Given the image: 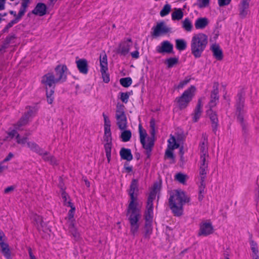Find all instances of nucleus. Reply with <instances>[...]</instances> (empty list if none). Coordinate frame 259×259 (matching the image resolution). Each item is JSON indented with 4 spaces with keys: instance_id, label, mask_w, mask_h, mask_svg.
<instances>
[{
    "instance_id": "1",
    "label": "nucleus",
    "mask_w": 259,
    "mask_h": 259,
    "mask_svg": "<svg viewBox=\"0 0 259 259\" xmlns=\"http://www.w3.org/2000/svg\"><path fill=\"white\" fill-rule=\"evenodd\" d=\"M138 189V181L133 179L130 185L129 195L131 201L127 209L126 215L130 224V231L133 236H136L139 228L138 222L141 218L140 209L137 207V203L135 202L136 197L134 194L137 193Z\"/></svg>"
},
{
    "instance_id": "2",
    "label": "nucleus",
    "mask_w": 259,
    "mask_h": 259,
    "mask_svg": "<svg viewBox=\"0 0 259 259\" xmlns=\"http://www.w3.org/2000/svg\"><path fill=\"white\" fill-rule=\"evenodd\" d=\"M190 201V198L181 190H176L170 194L168 199L169 206L175 216L183 214V205Z\"/></svg>"
},
{
    "instance_id": "3",
    "label": "nucleus",
    "mask_w": 259,
    "mask_h": 259,
    "mask_svg": "<svg viewBox=\"0 0 259 259\" xmlns=\"http://www.w3.org/2000/svg\"><path fill=\"white\" fill-rule=\"evenodd\" d=\"M208 44L207 36L202 33L194 34L190 44L191 54L195 58L201 57Z\"/></svg>"
},
{
    "instance_id": "4",
    "label": "nucleus",
    "mask_w": 259,
    "mask_h": 259,
    "mask_svg": "<svg viewBox=\"0 0 259 259\" xmlns=\"http://www.w3.org/2000/svg\"><path fill=\"white\" fill-rule=\"evenodd\" d=\"M54 74L52 73H48L42 77L41 83L45 87L47 102L51 104L54 101V93L55 84L59 83L56 80Z\"/></svg>"
},
{
    "instance_id": "5",
    "label": "nucleus",
    "mask_w": 259,
    "mask_h": 259,
    "mask_svg": "<svg viewBox=\"0 0 259 259\" xmlns=\"http://www.w3.org/2000/svg\"><path fill=\"white\" fill-rule=\"evenodd\" d=\"M237 97L238 99L236 102L237 120L241 125L243 135H246L248 131L247 124L245 122L243 118L244 98L242 93H239Z\"/></svg>"
},
{
    "instance_id": "6",
    "label": "nucleus",
    "mask_w": 259,
    "mask_h": 259,
    "mask_svg": "<svg viewBox=\"0 0 259 259\" xmlns=\"http://www.w3.org/2000/svg\"><path fill=\"white\" fill-rule=\"evenodd\" d=\"M139 132L140 135V142L142 147L146 150L147 157L149 158L151 155V152L154 144L155 138L151 136L147 138V143L146 142L145 139L147 136L146 131L144 130L142 125H139Z\"/></svg>"
},
{
    "instance_id": "7",
    "label": "nucleus",
    "mask_w": 259,
    "mask_h": 259,
    "mask_svg": "<svg viewBox=\"0 0 259 259\" xmlns=\"http://www.w3.org/2000/svg\"><path fill=\"white\" fill-rule=\"evenodd\" d=\"M195 90V87L193 85H191L189 88L184 91L181 96L176 99L178 104L179 107L181 109H183L188 106L194 96Z\"/></svg>"
},
{
    "instance_id": "8",
    "label": "nucleus",
    "mask_w": 259,
    "mask_h": 259,
    "mask_svg": "<svg viewBox=\"0 0 259 259\" xmlns=\"http://www.w3.org/2000/svg\"><path fill=\"white\" fill-rule=\"evenodd\" d=\"M123 105L118 103L116 105L115 118L116 123L120 130H123L127 128V118L124 110Z\"/></svg>"
},
{
    "instance_id": "9",
    "label": "nucleus",
    "mask_w": 259,
    "mask_h": 259,
    "mask_svg": "<svg viewBox=\"0 0 259 259\" xmlns=\"http://www.w3.org/2000/svg\"><path fill=\"white\" fill-rule=\"evenodd\" d=\"M161 189V184L158 182L153 185L152 190L151 191L147 199V211L145 212L153 214V201L155 199L157 193Z\"/></svg>"
},
{
    "instance_id": "10",
    "label": "nucleus",
    "mask_w": 259,
    "mask_h": 259,
    "mask_svg": "<svg viewBox=\"0 0 259 259\" xmlns=\"http://www.w3.org/2000/svg\"><path fill=\"white\" fill-rule=\"evenodd\" d=\"M100 66H101V73L102 74L103 81L105 83H108L110 81L109 75L107 73L108 70V63L107 58L106 55L104 53L103 56L100 55Z\"/></svg>"
},
{
    "instance_id": "11",
    "label": "nucleus",
    "mask_w": 259,
    "mask_h": 259,
    "mask_svg": "<svg viewBox=\"0 0 259 259\" xmlns=\"http://www.w3.org/2000/svg\"><path fill=\"white\" fill-rule=\"evenodd\" d=\"M208 155H200L199 176L200 180H205L208 171Z\"/></svg>"
},
{
    "instance_id": "12",
    "label": "nucleus",
    "mask_w": 259,
    "mask_h": 259,
    "mask_svg": "<svg viewBox=\"0 0 259 259\" xmlns=\"http://www.w3.org/2000/svg\"><path fill=\"white\" fill-rule=\"evenodd\" d=\"M132 39L127 38L121 41L116 49V53L120 56H125L130 52L132 46Z\"/></svg>"
},
{
    "instance_id": "13",
    "label": "nucleus",
    "mask_w": 259,
    "mask_h": 259,
    "mask_svg": "<svg viewBox=\"0 0 259 259\" xmlns=\"http://www.w3.org/2000/svg\"><path fill=\"white\" fill-rule=\"evenodd\" d=\"M67 68L65 65H58L55 69V77L56 80L58 82H63L66 81L67 79L66 72Z\"/></svg>"
},
{
    "instance_id": "14",
    "label": "nucleus",
    "mask_w": 259,
    "mask_h": 259,
    "mask_svg": "<svg viewBox=\"0 0 259 259\" xmlns=\"http://www.w3.org/2000/svg\"><path fill=\"white\" fill-rule=\"evenodd\" d=\"M152 29L153 30L152 35L156 37L171 31V28L167 27L164 21L158 23L155 27H153Z\"/></svg>"
},
{
    "instance_id": "15",
    "label": "nucleus",
    "mask_w": 259,
    "mask_h": 259,
    "mask_svg": "<svg viewBox=\"0 0 259 259\" xmlns=\"http://www.w3.org/2000/svg\"><path fill=\"white\" fill-rule=\"evenodd\" d=\"M219 86L218 82H214L213 84V90L211 92L210 99L208 103L210 108H212L216 106L219 99Z\"/></svg>"
},
{
    "instance_id": "16",
    "label": "nucleus",
    "mask_w": 259,
    "mask_h": 259,
    "mask_svg": "<svg viewBox=\"0 0 259 259\" xmlns=\"http://www.w3.org/2000/svg\"><path fill=\"white\" fill-rule=\"evenodd\" d=\"M213 228L210 223H202L200 224V229L198 235L206 236L213 233Z\"/></svg>"
},
{
    "instance_id": "17",
    "label": "nucleus",
    "mask_w": 259,
    "mask_h": 259,
    "mask_svg": "<svg viewBox=\"0 0 259 259\" xmlns=\"http://www.w3.org/2000/svg\"><path fill=\"white\" fill-rule=\"evenodd\" d=\"M156 51L159 53H171L173 51V45L168 41H163L161 44V46L156 48Z\"/></svg>"
},
{
    "instance_id": "18",
    "label": "nucleus",
    "mask_w": 259,
    "mask_h": 259,
    "mask_svg": "<svg viewBox=\"0 0 259 259\" xmlns=\"http://www.w3.org/2000/svg\"><path fill=\"white\" fill-rule=\"evenodd\" d=\"M211 123V127L213 132L216 135L218 127L219 120L215 112L213 111L211 108L207 111Z\"/></svg>"
},
{
    "instance_id": "19",
    "label": "nucleus",
    "mask_w": 259,
    "mask_h": 259,
    "mask_svg": "<svg viewBox=\"0 0 259 259\" xmlns=\"http://www.w3.org/2000/svg\"><path fill=\"white\" fill-rule=\"evenodd\" d=\"M76 64L80 73L83 74H87L88 73L89 69L88 61L86 59H79L76 61Z\"/></svg>"
},
{
    "instance_id": "20",
    "label": "nucleus",
    "mask_w": 259,
    "mask_h": 259,
    "mask_svg": "<svg viewBox=\"0 0 259 259\" xmlns=\"http://www.w3.org/2000/svg\"><path fill=\"white\" fill-rule=\"evenodd\" d=\"M46 12L47 6L45 4L41 3H38L32 11V14L39 16L45 15Z\"/></svg>"
},
{
    "instance_id": "21",
    "label": "nucleus",
    "mask_w": 259,
    "mask_h": 259,
    "mask_svg": "<svg viewBox=\"0 0 259 259\" xmlns=\"http://www.w3.org/2000/svg\"><path fill=\"white\" fill-rule=\"evenodd\" d=\"M210 50L213 53V56L218 60H221L223 58V52L219 45L217 44H212L210 47Z\"/></svg>"
},
{
    "instance_id": "22",
    "label": "nucleus",
    "mask_w": 259,
    "mask_h": 259,
    "mask_svg": "<svg viewBox=\"0 0 259 259\" xmlns=\"http://www.w3.org/2000/svg\"><path fill=\"white\" fill-rule=\"evenodd\" d=\"M201 155H208L207 147V136L206 134L202 135V140L199 145Z\"/></svg>"
},
{
    "instance_id": "23",
    "label": "nucleus",
    "mask_w": 259,
    "mask_h": 259,
    "mask_svg": "<svg viewBox=\"0 0 259 259\" xmlns=\"http://www.w3.org/2000/svg\"><path fill=\"white\" fill-rule=\"evenodd\" d=\"M39 155L41 156L42 158L45 161L49 162L53 165L58 164V162L56 158L53 156L49 155V153L48 152L44 150L42 152V154Z\"/></svg>"
},
{
    "instance_id": "24",
    "label": "nucleus",
    "mask_w": 259,
    "mask_h": 259,
    "mask_svg": "<svg viewBox=\"0 0 259 259\" xmlns=\"http://www.w3.org/2000/svg\"><path fill=\"white\" fill-rule=\"evenodd\" d=\"M202 106L201 100L200 99L198 100V103L195 107L193 114V120L194 122H197L201 116L202 112Z\"/></svg>"
},
{
    "instance_id": "25",
    "label": "nucleus",
    "mask_w": 259,
    "mask_h": 259,
    "mask_svg": "<svg viewBox=\"0 0 259 259\" xmlns=\"http://www.w3.org/2000/svg\"><path fill=\"white\" fill-rule=\"evenodd\" d=\"M121 158L127 161H131L133 159V155L130 149L122 148L120 151Z\"/></svg>"
},
{
    "instance_id": "26",
    "label": "nucleus",
    "mask_w": 259,
    "mask_h": 259,
    "mask_svg": "<svg viewBox=\"0 0 259 259\" xmlns=\"http://www.w3.org/2000/svg\"><path fill=\"white\" fill-rule=\"evenodd\" d=\"M249 1L242 0L240 7L239 15L241 18H244L247 14V11L249 7Z\"/></svg>"
},
{
    "instance_id": "27",
    "label": "nucleus",
    "mask_w": 259,
    "mask_h": 259,
    "mask_svg": "<svg viewBox=\"0 0 259 259\" xmlns=\"http://www.w3.org/2000/svg\"><path fill=\"white\" fill-rule=\"evenodd\" d=\"M208 24V20L206 17L198 18L195 23V27L196 29H203Z\"/></svg>"
},
{
    "instance_id": "28",
    "label": "nucleus",
    "mask_w": 259,
    "mask_h": 259,
    "mask_svg": "<svg viewBox=\"0 0 259 259\" xmlns=\"http://www.w3.org/2000/svg\"><path fill=\"white\" fill-rule=\"evenodd\" d=\"M27 147L30 149L32 151L35 152L36 153L39 154H42V152L44 150L43 149L40 148L38 144L34 142H28L27 143Z\"/></svg>"
},
{
    "instance_id": "29",
    "label": "nucleus",
    "mask_w": 259,
    "mask_h": 259,
    "mask_svg": "<svg viewBox=\"0 0 259 259\" xmlns=\"http://www.w3.org/2000/svg\"><path fill=\"white\" fill-rule=\"evenodd\" d=\"M29 2L25 1L24 0H22L21 3V6L20 7L19 12L16 16L19 20H20L22 17L24 15L25 12H26L27 8L28 6Z\"/></svg>"
},
{
    "instance_id": "30",
    "label": "nucleus",
    "mask_w": 259,
    "mask_h": 259,
    "mask_svg": "<svg viewBox=\"0 0 259 259\" xmlns=\"http://www.w3.org/2000/svg\"><path fill=\"white\" fill-rule=\"evenodd\" d=\"M33 220L36 223L37 229L39 230L42 229V231H45L44 229L46 227V224L44 222L42 217L35 214L33 217Z\"/></svg>"
},
{
    "instance_id": "31",
    "label": "nucleus",
    "mask_w": 259,
    "mask_h": 259,
    "mask_svg": "<svg viewBox=\"0 0 259 259\" xmlns=\"http://www.w3.org/2000/svg\"><path fill=\"white\" fill-rule=\"evenodd\" d=\"M168 148L171 149H175L179 147L180 144L176 140V137L170 135V138L168 140Z\"/></svg>"
},
{
    "instance_id": "32",
    "label": "nucleus",
    "mask_w": 259,
    "mask_h": 259,
    "mask_svg": "<svg viewBox=\"0 0 259 259\" xmlns=\"http://www.w3.org/2000/svg\"><path fill=\"white\" fill-rule=\"evenodd\" d=\"M152 232V223H145L144 231V237L146 239H149Z\"/></svg>"
},
{
    "instance_id": "33",
    "label": "nucleus",
    "mask_w": 259,
    "mask_h": 259,
    "mask_svg": "<svg viewBox=\"0 0 259 259\" xmlns=\"http://www.w3.org/2000/svg\"><path fill=\"white\" fill-rule=\"evenodd\" d=\"M184 13L181 9H175V11L171 14L172 20H180L182 19Z\"/></svg>"
},
{
    "instance_id": "34",
    "label": "nucleus",
    "mask_w": 259,
    "mask_h": 259,
    "mask_svg": "<svg viewBox=\"0 0 259 259\" xmlns=\"http://www.w3.org/2000/svg\"><path fill=\"white\" fill-rule=\"evenodd\" d=\"M0 247L1 252L5 257L7 259H12L8 244H3L2 246H0Z\"/></svg>"
},
{
    "instance_id": "35",
    "label": "nucleus",
    "mask_w": 259,
    "mask_h": 259,
    "mask_svg": "<svg viewBox=\"0 0 259 259\" xmlns=\"http://www.w3.org/2000/svg\"><path fill=\"white\" fill-rule=\"evenodd\" d=\"M176 48L179 51H183L187 48V42L183 39H177L176 40Z\"/></svg>"
},
{
    "instance_id": "36",
    "label": "nucleus",
    "mask_w": 259,
    "mask_h": 259,
    "mask_svg": "<svg viewBox=\"0 0 259 259\" xmlns=\"http://www.w3.org/2000/svg\"><path fill=\"white\" fill-rule=\"evenodd\" d=\"M205 180H200V185L199 186V195H198V200L199 201H201L203 198V195L202 194L204 193L205 188L206 186V184L205 182Z\"/></svg>"
},
{
    "instance_id": "37",
    "label": "nucleus",
    "mask_w": 259,
    "mask_h": 259,
    "mask_svg": "<svg viewBox=\"0 0 259 259\" xmlns=\"http://www.w3.org/2000/svg\"><path fill=\"white\" fill-rule=\"evenodd\" d=\"M132 137V133L130 130H123L120 135V138L122 141L126 142L129 141Z\"/></svg>"
},
{
    "instance_id": "38",
    "label": "nucleus",
    "mask_w": 259,
    "mask_h": 259,
    "mask_svg": "<svg viewBox=\"0 0 259 259\" xmlns=\"http://www.w3.org/2000/svg\"><path fill=\"white\" fill-rule=\"evenodd\" d=\"M28 119L27 115L24 114L15 125V128L19 130L21 126L26 125L28 122Z\"/></svg>"
},
{
    "instance_id": "39",
    "label": "nucleus",
    "mask_w": 259,
    "mask_h": 259,
    "mask_svg": "<svg viewBox=\"0 0 259 259\" xmlns=\"http://www.w3.org/2000/svg\"><path fill=\"white\" fill-rule=\"evenodd\" d=\"M69 228L70 232H71L75 240H78L79 238V234L77 231L76 229L75 228L73 222H70V224H69Z\"/></svg>"
},
{
    "instance_id": "40",
    "label": "nucleus",
    "mask_w": 259,
    "mask_h": 259,
    "mask_svg": "<svg viewBox=\"0 0 259 259\" xmlns=\"http://www.w3.org/2000/svg\"><path fill=\"white\" fill-rule=\"evenodd\" d=\"M182 27L187 31H191L192 29V24L189 18H185L182 22Z\"/></svg>"
},
{
    "instance_id": "41",
    "label": "nucleus",
    "mask_w": 259,
    "mask_h": 259,
    "mask_svg": "<svg viewBox=\"0 0 259 259\" xmlns=\"http://www.w3.org/2000/svg\"><path fill=\"white\" fill-rule=\"evenodd\" d=\"M112 144L111 143H105L104 145L105 151L106 152V156L107 158L108 162H109L111 159V152Z\"/></svg>"
},
{
    "instance_id": "42",
    "label": "nucleus",
    "mask_w": 259,
    "mask_h": 259,
    "mask_svg": "<svg viewBox=\"0 0 259 259\" xmlns=\"http://www.w3.org/2000/svg\"><path fill=\"white\" fill-rule=\"evenodd\" d=\"M171 10V6L169 4H165L162 10L160 12V15L161 17H164L167 15Z\"/></svg>"
},
{
    "instance_id": "43",
    "label": "nucleus",
    "mask_w": 259,
    "mask_h": 259,
    "mask_svg": "<svg viewBox=\"0 0 259 259\" xmlns=\"http://www.w3.org/2000/svg\"><path fill=\"white\" fill-rule=\"evenodd\" d=\"M119 81L120 83L125 88L130 87L132 83V80L130 77L122 78L120 79Z\"/></svg>"
},
{
    "instance_id": "44",
    "label": "nucleus",
    "mask_w": 259,
    "mask_h": 259,
    "mask_svg": "<svg viewBox=\"0 0 259 259\" xmlns=\"http://www.w3.org/2000/svg\"><path fill=\"white\" fill-rule=\"evenodd\" d=\"M104 139L106 142V143H112L111 133L110 130H104Z\"/></svg>"
},
{
    "instance_id": "45",
    "label": "nucleus",
    "mask_w": 259,
    "mask_h": 259,
    "mask_svg": "<svg viewBox=\"0 0 259 259\" xmlns=\"http://www.w3.org/2000/svg\"><path fill=\"white\" fill-rule=\"evenodd\" d=\"M178 58H169L166 60V63L168 68H171L178 63Z\"/></svg>"
},
{
    "instance_id": "46",
    "label": "nucleus",
    "mask_w": 259,
    "mask_h": 259,
    "mask_svg": "<svg viewBox=\"0 0 259 259\" xmlns=\"http://www.w3.org/2000/svg\"><path fill=\"white\" fill-rule=\"evenodd\" d=\"M68 206L71 207V209L69 210L68 213V218H69V224H70V222H73V216H74V211L75 210V207H73L72 203L69 201L68 202Z\"/></svg>"
},
{
    "instance_id": "47",
    "label": "nucleus",
    "mask_w": 259,
    "mask_h": 259,
    "mask_svg": "<svg viewBox=\"0 0 259 259\" xmlns=\"http://www.w3.org/2000/svg\"><path fill=\"white\" fill-rule=\"evenodd\" d=\"M19 21V20L17 18H15L14 20L11 21L6 26V27L3 29V30L2 31L3 32H4V33L8 32V31H9V29L11 27H12L13 26V25H14L15 24L17 23Z\"/></svg>"
},
{
    "instance_id": "48",
    "label": "nucleus",
    "mask_w": 259,
    "mask_h": 259,
    "mask_svg": "<svg viewBox=\"0 0 259 259\" xmlns=\"http://www.w3.org/2000/svg\"><path fill=\"white\" fill-rule=\"evenodd\" d=\"M16 38V35L14 34H11L8 35L5 39L4 43V48H6L7 46L13 42V40Z\"/></svg>"
},
{
    "instance_id": "49",
    "label": "nucleus",
    "mask_w": 259,
    "mask_h": 259,
    "mask_svg": "<svg viewBox=\"0 0 259 259\" xmlns=\"http://www.w3.org/2000/svg\"><path fill=\"white\" fill-rule=\"evenodd\" d=\"M210 0H197L196 5L199 8H206L208 6Z\"/></svg>"
},
{
    "instance_id": "50",
    "label": "nucleus",
    "mask_w": 259,
    "mask_h": 259,
    "mask_svg": "<svg viewBox=\"0 0 259 259\" xmlns=\"http://www.w3.org/2000/svg\"><path fill=\"white\" fill-rule=\"evenodd\" d=\"M187 176L182 173L177 174L176 176V179L182 184H185Z\"/></svg>"
},
{
    "instance_id": "51",
    "label": "nucleus",
    "mask_w": 259,
    "mask_h": 259,
    "mask_svg": "<svg viewBox=\"0 0 259 259\" xmlns=\"http://www.w3.org/2000/svg\"><path fill=\"white\" fill-rule=\"evenodd\" d=\"M8 136L6 137V140L10 141L12 140L14 137H16V135L19 134L18 132L15 130H13L10 132H8Z\"/></svg>"
},
{
    "instance_id": "52",
    "label": "nucleus",
    "mask_w": 259,
    "mask_h": 259,
    "mask_svg": "<svg viewBox=\"0 0 259 259\" xmlns=\"http://www.w3.org/2000/svg\"><path fill=\"white\" fill-rule=\"evenodd\" d=\"M155 122L154 119H151L150 122V134L151 136L155 138Z\"/></svg>"
},
{
    "instance_id": "53",
    "label": "nucleus",
    "mask_w": 259,
    "mask_h": 259,
    "mask_svg": "<svg viewBox=\"0 0 259 259\" xmlns=\"http://www.w3.org/2000/svg\"><path fill=\"white\" fill-rule=\"evenodd\" d=\"M27 139V137L21 138L19 134L16 135V142L18 144L24 145L28 142Z\"/></svg>"
},
{
    "instance_id": "54",
    "label": "nucleus",
    "mask_w": 259,
    "mask_h": 259,
    "mask_svg": "<svg viewBox=\"0 0 259 259\" xmlns=\"http://www.w3.org/2000/svg\"><path fill=\"white\" fill-rule=\"evenodd\" d=\"M104 120V130H110V121L108 117L104 114H103Z\"/></svg>"
},
{
    "instance_id": "55",
    "label": "nucleus",
    "mask_w": 259,
    "mask_h": 259,
    "mask_svg": "<svg viewBox=\"0 0 259 259\" xmlns=\"http://www.w3.org/2000/svg\"><path fill=\"white\" fill-rule=\"evenodd\" d=\"M190 80V78L188 77L186 78L184 80L181 81L177 87H175V88L178 89L183 88L185 85L189 82Z\"/></svg>"
},
{
    "instance_id": "56",
    "label": "nucleus",
    "mask_w": 259,
    "mask_h": 259,
    "mask_svg": "<svg viewBox=\"0 0 259 259\" xmlns=\"http://www.w3.org/2000/svg\"><path fill=\"white\" fill-rule=\"evenodd\" d=\"M36 112V110L35 109V108L29 107V110L24 114L27 115L28 118H29L30 117L33 116Z\"/></svg>"
},
{
    "instance_id": "57",
    "label": "nucleus",
    "mask_w": 259,
    "mask_h": 259,
    "mask_svg": "<svg viewBox=\"0 0 259 259\" xmlns=\"http://www.w3.org/2000/svg\"><path fill=\"white\" fill-rule=\"evenodd\" d=\"M173 150L174 149H171L170 148H168L167 147V149L165 151V155L167 158L174 160L175 158V156L172 152Z\"/></svg>"
},
{
    "instance_id": "58",
    "label": "nucleus",
    "mask_w": 259,
    "mask_h": 259,
    "mask_svg": "<svg viewBox=\"0 0 259 259\" xmlns=\"http://www.w3.org/2000/svg\"><path fill=\"white\" fill-rule=\"evenodd\" d=\"M121 96H120V99L121 100L125 103H126L128 101V99L129 98L130 96V93H121Z\"/></svg>"
},
{
    "instance_id": "59",
    "label": "nucleus",
    "mask_w": 259,
    "mask_h": 259,
    "mask_svg": "<svg viewBox=\"0 0 259 259\" xmlns=\"http://www.w3.org/2000/svg\"><path fill=\"white\" fill-rule=\"evenodd\" d=\"M61 195L64 204L68 206V202L69 201H67L68 198H69L68 194L64 191H62V192H61Z\"/></svg>"
},
{
    "instance_id": "60",
    "label": "nucleus",
    "mask_w": 259,
    "mask_h": 259,
    "mask_svg": "<svg viewBox=\"0 0 259 259\" xmlns=\"http://www.w3.org/2000/svg\"><path fill=\"white\" fill-rule=\"evenodd\" d=\"M152 218H153V214L145 212V223L148 222L149 223H152Z\"/></svg>"
},
{
    "instance_id": "61",
    "label": "nucleus",
    "mask_w": 259,
    "mask_h": 259,
    "mask_svg": "<svg viewBox=\"0 0 259 259\" xmlns=\"http://www.w3.org/2000/svg\"><path fill=\"white\" fill-rule=\"evenodd\" d=\"M6 240V237L4 233L0 230V246H2L3 244H6V243L5 242Z\"/></svg>"
},
{
    "instance_id": "62",
    "label": "nucleus",
    "mask_w": 259,
    "mask_h": 259,
    "mask_svg": "<svg viewBox=\"0 0 259 259\" xmlns=\"http://www.w3.org/2000/svg\"><path fill=\"white\" fill-rule=\"evenodd\" d=\"M185 138V136L183 134H178L177 137L176 138L177 141L179 144L181 142H182Z\"/></svg>"
},
{
    "instance_id": "63",
    "label": "nucleus",
    "mask_w": 259,
    "mask_h": 259,
    "mask_svg": "<svg viewBox=\"0 0 259 259\" xmlns=\"http://www.w3.org/2000/svg\"><path fill=\"white\" fill-rule=\"evenodd\" d=\"M231 0H219V5L220 7L228 5L230 4Z\"/></svg>"
},
{
    "instance_id": "64",
    "label": "nucleus",
    "mask_w": 259,
    "mask_h": 259,
    "mask_svg": "<svg viewBox=\"0 0 259 259\" xmlns=\"http://www.w3.org/2000/svg\"><path fill=\"white\" fill-rule=\"evenodd\" d=\"M131 56L133 58L138 59L139 57V53L138 51H135L131 53Z\"/></svg>"
}]
</instances>
